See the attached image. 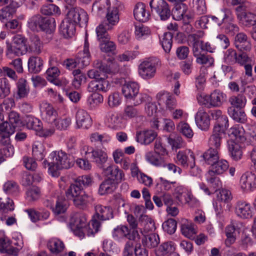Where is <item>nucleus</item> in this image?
Returning a JSON list of instances; mask_svg holds the SVG:
<instances>
[{
  "label": "nucleus",
  "instance_id": "obj_1",
  "mask_svg": "<svg viewBox=\"0 0 256 256\" xmlns=\"http://www.w3.org/2000/svg\"><path fill=\"white\" fill-rule=\"evenodd\" d=\"M224 59V62L229 64H238L243 66L246 76H252V66L254 62L246 52H240L238 53L235 50L229 48L226 51Z\"/></svg>",
  "mask_w": 256,
  "mask_h": 256
},
{
  "label": "nucleus",
  "instance_id": "obj_2",
  "mask_svg": "<svg viewBox=\"0 0 256 256\" xmlns=\"http://www.w3.org/2000/svg\"><path fill=\"white\" fill-rule=\"evenodd\" d=\"M48 158L50 160L48 172L52 176L58 177L60 170L70 168L74 164L67 154L62 150L52 152Z\"/></svg>",
  "mask_w": 256,
  "mask_h": 256
},
{
  "label": "nucleus",
  "instance_id": "obj_3",
  "mask_svg": "<svg viewBox=\"0 0 256 256\" xmlns=\"http://www.w3.org/2000/svg\"><path fill=\"white\" fill-rule=\"evenodd\" d=\"M161 64L159 58L150 57L144 60L139 66L138 73L144 80H150L154 78L156 69Z\"/></svg>",
  "mask_w": 256,
  "mask_h": 256
},
{
  "label": "nucleus",
  "instance_id": "obj_4",
  "mask_svg": "<svg viewBox=\"0 0 256 256\" xmlns=\"http://www.w3.org/2000/svg\"><path fill=\"white\" fill-rule=\"evenodd\" d=\"M228 168V162L225 160H217L211 165L210 169L208 171L206 176V180L214 186H218L220 179L216 176L223 174Z\"/></svg>",
  "mask_w": 256,
  "mask_h": 256
},
{
  "label": "nucleus",
  "instance_id": "obj_5",
  "mask_svg": "<svg viewBox=\"0 0 256 256\" xmlns=\"http://www.w3.org/2000/svg\"><path fill=\"white\" fill-rule=\"evenodd\" d=\"M234 10L240 23L246 26L256 24V15L248 10V4L238 6Z\"/></svg>",
  "mask_w": 256,
  "mask_h": 256
},
{
  "label": "nucleus",
  "instance_id": "obj_6",
  "mask_svg": "<svg viewBox=\"0 0 256 256\" xmlns=\"http://www.w3.org/2000/svg\"><path fill=\"white\" fill-rule=\"evenodd\" d=\"M150 6L152 10L155 11L161 20H168L172 14L170 6L164 0H151Z\"/></svg>",
  "mask_w": 256,
  "mask_h": 256
},
{
  "label": "nucleus",
  "instance_id": "obj_7",
  "mask_svg": "<svg viewBox=\"0 0 256 256\" xmlns=\"http://www.w3.org/2000/svg\"><path fill=\"white\" fill-rule=\"evenodd\" d=\"M203 104L208 108L220 106L226 100V95L219 90H215L203 98Z\"/></svg>",
  "mask_w": 256,
  "mask_h": 256
},
{
  "label": "nucleus",
  "instance_id": "obj_8",
  "mask_svg": "<svg viewBox=\"0 0 256 256\" xmlns=\"http://www.w3.org/2000/svg\"><path fill=\"white\" fill-rule=\"evenodd\" d=\"M65 20L74 24H78L80 26H86L88 20L86 12L80 8H72L68 14V17Z\"/></svg>",
  "mask_w": 256,
  "mask_h": 256
},
{
  "label": "nucleus",
  "instance_id": "obj_9",
  "mask_svg": "<svg viewBox=\"0 0 256 256\" xmlns=\"http://www.w3.org/2000/svg\"><path fill=\"white\" fill-rule=\"evenodd\" d=\"M226 130L227 128H218V127L213 128L212 133L208 140L210 148L220 150Z\"/></svg>",
  "mask_w": 256,
  "mask_h": 256
},
{
  "label": "nucleus",
  "instance_id": "obj_10",
  "mask_svg": "<svg viewBox=\"0 0 256 256\" xmlns=\"http://www.w3.org/2000/svg\"><path fill=\"white\" fill-rule=\"evenodd\" d=\"M158 104L163 108L171 110L176 106V100L173 96L167 92H160L156 95Z\"/></svg>",
  "mask_w": 256,
  "mask_h": 256
},
{
  "label": "nucleus",
  "instance_id": "obj_11",
  "mask_svg": "<svg viewBox=\"0 0 256 256\" xmlns=\"http://www.w3.org/2000/svg\"><path fill=\"white\" fill-rule=\"evenodd\" d=\"M86 218L83 214H76L72 220L71 226L74 234L80 238H84V228L86 226Z\"/></svg>",
  "mask_w": 256,
  "mask_h": 256
},
{
  "label": "nucleus",
  "instance_id": "obj_12",
  "mask_svg": "<svg viewBox=\"0 0 256 256\" xmlns=\"http://www.w3.org/2000/svg\"><path fill=\"white\" fill-rule=\"evenodd\" d=\"M110 88V84L105 78L91 80L88 84L87 90L90 92H106Z\"/></svg>",
  "mask_w": 256,
  "mask_h": 256
},
{
  "label": "nucleus",
  "instance_id": "obj_13",
  "mask_svg": "<svg viewBox=\"0 0 256 256\" xmlns=\"http://www.w3.org/2000/svg\"><path fill=\"white\" fill-rule=\"evenodd\" d=\"M103 172L104 175L108 176V179L112 180L116 184L124 180V173L117 166L110 165L104 168Z\"/></svg>",
  "mask_w": 256,
  "mask_h": 256
},
{
  "label": "nucleus",
  "instance_id": "obj_14",
  "mask_svg": "<svg viewBox=\"0 0 256 256\" xmlns=\"http://www.w3.org/2000/svg\"><path fill=\"white\" fill-rule=\"evenodd\" d=\"M195 121L197 126L202 130H208L210 126V118L208 114L202 108H198L195 116Z\"/></svg>",
  "mask_w": 256,
  "mask_h": 256
},
{
  "label": "nucleus",
  "instance_id": "obj_15",
  "mask_svg": "<svg viewBox=\"0 0 256 256\" xmlns=\"http://www.w3.org/2000/svg\"><path fill=\"white\" fill-rule=\"evenodd\" d=\"M240 184L244 191L253 190L256 188V176L252 172L244 173L240 178Z\"/></svg>",
  "mask_w": 256,
  "mask_h": 256
},
{
  "label": "nucleus",
  "instance_id": "obj_16",
  "mask_svg": "<svg viewBox=\"0 0 256 256\" xmlns=\"http://www.w3.org/2000/svg\"><path fill=\"white\" fill-rule=\"evenodd\" d=\"M96 66L104 74H115L120 70V65L115 59L108 58L106 64L98 62Z\"/></svg>",
  "mask_w": 256,
  "mask_h": 256
},
{
  "label": "nucleus",
  "instance_id": "obj_17",
  "mask_svg": "<svg viewBox=\"0 0 256 256\" xmlns=\"http://www.w3.org/2000/svg\"><path fill=\"white\" fill-rule=\"evenodd\" d=\"M235 213L238 217L241 218H250L252 216V208L249 203L240 201L236 204Z\"/></svg>",
  "mask_w": 256,
  "mask_h": 256
},
{
  "label": "nucleus",
  "instance_id": "obj_18",
  "mask_svg": "<svg viewBox=\"0 0 256 256\" xmlns=\"http://www.w3.org/2000/svg\"><path fill=\"white\" fill-rule=\"evenodd\" d=\"M16 128L12 125L8 121L0 124V141L3 144H7L10 142L9 137L16 130Z\"/></svg>",
  "mask_w": 256,
  "mask_h": 256
},
{
  "label": "nucleus",
  "instance_id": "obj_19",
  "mask_svg": "<svg viewBox=\"0 0 256 256\" xmlns=\"http://www.w3.org/2000/svg\"><path fill=\"white\" fill-rule=\"evenodd\" d=\"M76 123L78 128H88L92 120L89 114L84 110H78L76 114Z\"/></svg>",
  "mask_w": 256,
  "mask_h": 256
},
{
  "label": "nucleus",
  "instance_id": "obj_20",
  "mask_svg": "<svg viewBox=\"0 0 256 256\" xmlns=\"http://www.w3.org/2000/svg\"><path fill=\"white\" fill-rule=\"evenodd\" d=\"M174 194L175 198L182 204L188 203L192 197V192L182 186L176 188Z\"/></svg>",
  "mask_w": 256,
  "mask_h": 256
},
{
  "label": "nucleus",
  "instance_id": "obj_21",
  "mask_svg": "<svg viewBox=\"0 0 256 256\" xmlns=\"http://www.w3.org/2000/svg\"><path fill=\"white\" fill-rule=\"evenodd\" d=\"M135 18L142 22H147L150 17L149 12L146 9V6L142 2L137 3L134 10Z\"/></svg>",
  "mask_w": 256,
  "mask_h": 256
},
{
  "label": "nucleus",
  "instance_id": "obj_22",
  "mask_svg": "<svg viewBox=\"0 0 256 256\" xmlns=\"http://www.w3.org/2000/svg\"><path fill=\"white\" fill-rule=\"evenodd\" d=\"M91 158L92 162L102 170L104 168V164L106 163L108 159V156L106 152L104 150L96 148L92 151Z\"/></svg>",
  "mask_w": 256,
  "mask_h": 256
},
{
  "label": "nucleus",
  "instance_id": "obj_23",
  "mask_svg": "<svg viewBox=\"0 0 256 256\" xmlns=\"http://www.w3.org/2000/svg\"><path fill=\"white\" fill-rule=\"evenodd\" d=\"M234 44L236 47L242 52L250 51L252 48L247 36L243 32H240L236 36Z\"/></svg>",
  "mask_w": 256,
  "mask_h": 256
},
{
  "label": "nucleus",
  "instance_id": "obj_24",
  "mask_svg": "<svg viewBox=\"0 0 256 256\" xmlns=\"http://www.w3.org/2000/svg\"><path fill=\"white\" fill-rule=\"evenodd\" d=\"M139 226L140 232L142 234L149 232H152L156 230L155 224L153 220L148 216H141L139 219Z\"/></svg>",
  "mask_w": 256,
  "mask_h": 256
},
{
  "label": "nucleus",
  "instance_id": "obj_25",
  "mask_svg": "<svg viewBox=\"0 0 256 256\" xmlns=\"http://www.w3.org/2000/svg\"><path fill=\"white\" fill-rule=\"evenodd\" d=\"M41 111L44 113V119L48 123H52L56 121L57 112L50 104L43 102L40 105Z\"/></svg>",
  "mask_w": 256,
  "mask_h": 256
},
{
  "label": "nucleus",
  "instance_id": "obj_26",
  "mask_svg": "<svg viewBox=\"0 0 256 256\" xmlns=\"http://www.w3.org/2000/svg\"><path fill=\"white\" fill-rule=\"evenodd\" d=\"M211 116L212 119L216 120L214 128H228V120L226 115L222 114V112L219 110L212 111Z\"/></svg>",
  "mask_w": 256,
  "mask_h": 256
},
{
  "label": "nucleus",
  "instance_id": "obj_27",
  "mask_svg": "<svg viewBox=\"0 0 256 256\" xmlns=\"http://www.w3.org/2000/svg\"><path fill=\"white\" fill-rule=\"evenodd\" d=\"M112 236L116 240L120 242L124 238L131 240L130 230L124 225H120L114 228L112 232Z\"/></svg>",
  "mask_w": 256,
  "mask_h": 256
},
{
  "label": "nucleus",
  "instance_id": "obj_28",
  "mask_svg": "<svg viewBox=\"0 0 256 256\" xmlns=\"http://www.w3.org/2000/svg\"><path fill=\"white\" fill-rule=\"evenodd\" d=\"M157 134L152 130H146L139 132L136 133V139L137 142L145 144H148L156 137Z\"/></svg>",
  "mask_w": 256,
  "mask_h": 256
},
{
  "label": "nucleus",
  "instance_id": "obj_29",
  "mask_svg": "<svg viewBox=\"0 0 256 256\" xmlns=\"http://www.w3.org/2000/svg\"><path fill=\"white\" fill-rule=\"evenodd\" d=\"M138 84L134 82H128L122 86V92L127 100L132 98L134 94H137L139 91Z\"/></svg>",
  "mask_w": 256,
  "mask_h": 256
},
{
  "label": "nucleus",
  "instance_id": "obj_30",
  "mask_svg": "<svg viewBox=\"0 0 256 256\" xmlns=\"http://www.w3.org/2000/svg\"><path fill=\"white\" fill-rule=\"evenodd\" d=\"M228 148L230 154L234 160H240L242 156V147L240 143L236 142L234 140L228 141Z\"/></svg>",
  "mask_w": 256,
  "mask_h": 256
},
{
  "label": "nucleus",
  "instance_id": "obj_31",
  "mask_svg": "<svg viewBox=\"0 0 256 256\" xmlns=\"http://www.w3.org/2000/svg\"><path fill=\"white\" fill-rule=\"evenodd\" d=\"M104 122L106 125L112 129L117 130L122 127V118L118 114L116 113L112 112L108 113Z\"/></svg>",
  "mask_w": 256,
  "mask_h": 256
},
{
  "label": "nucleus",
  "instance_id": "obj_32",
  "mask_svg": "<svg viewBox=\"0 0 256 256\" xmlns=\"http://www.w3.org/2000/svg\"><path fill=\"white\" fill-rule=\"evenodd\" d=\"M244 89L236 95H233L230 97L228 101L232 106L231 108L241 109L245 106L247 100L244 94Z\"/></svg>",
  "mask_w": 256,
  "mask_h": 256
},
{
  "label": "nucleus",
  "instance_id": "obj_33",
  "mask_svg": "<svg viewBox=\"0 0 256 256\" xmlns=\"http://www.w3.org/2000/svg\"><path fill=\"white\" fill-rule=\"evenodd\" d=\"M106 18L108 22L106 23L108 28L112 29V26L116 25L119 22L120 18L118 8L115 6L110 7L107 10Z\"/></svg>",
  "mask_w": 256,
  "mask_h": 256
},
{
  "label": "nucleus",
  "instance_id": "obj_34",
  "mask_svg": "<svg viewBox=\"0 0 256 256\" xmlns=\"http://www.w3.org/2000/svg\"><path fill=\"white\" fill-rule=\"evenodd\" d=\"M10 244L11 242L8 238L6 236L0 238V252L17 256L19 252V248L12 246Z\"/></svg>",
  "mask_w": 256,
  "mask_h": 256
},
{
  "label": "nucleus",
  "instance_id": "obj_35",
  "mask_svg": "<svg viewBox=\"0 0 256 256\" xmlns=\"http://www.w3.org/2000/svg\"><path fill=\"white\" fill-rule=\"evenodd\" d=\"M228 135L230 138V140H234L238 143H242L244 142L246 138L244 136V130L242 126H235L230 128Z\"/></svg>",
  "mask_w": 256,
  "mask_h": 256
},
{
  "label": "nucleus",
  "instance_id": "obj_36",
  "mask_svg": "<svg viewBox=\"0 0 256 256\" xmlns=\"http://www.w3.org/2000/svg\"><path fill=\"white\" fill-rule=\"evenodd\" d=\"M96 216L102 220H106L113 218V212L110 206L97 205L95 207Z\"/></svg>",
  "mask_w": 256,
  "mask_h": 256
},
{
  "label": "nucleus",
  "instance_id": "obj_37",
  "mask_svg": "<svg viewBox=\"0 0 256 256\" xmlns=\"http://www.w3.org/2000/svg\"><path fill=\"white\" fill-rule=\"evenodd\" d=\"M145 159L150 164L156 167L164 166L165 160L163 156L153 151L147 152L145 154Z\"/></svg>",
  "mask_w": 256,
  "mask_h": 256
},
{
  "label": "nucleus",
  "instance_id": "obj_38",
  "mask_svg": "<svg viewBox=\"0 0 256 256\" xmlns=\"http://www.w3.org/2000/svg\"><path fill=\"white\" fill-rule=\"evenodd\" d=\"M110 0H96L92 4V12L98 16L103 14L110 8Z\"/></svg>",
  "mask_w": 256,
  "mask_h": 256
},
{
  "label": "nucleus",
  "instance_id": "obj_39",
  "mask_svg": "<svg viewBox=\"0 0 256 256\" xmlns=\"http://www.w3.org/2000/svg\"><path fill=\"white\" fill-rule=\"evenodd\" d=\"M47 247L51 253L58 254L64 250V244L60 240L52 238L48 240Z\"/></svg>",
  "mask_w": 256,
  "mask_h": 256
},
{
  "label": "nucleus",
  "instance_id": "obj_40",
  "mask_svg": "<svg viewBox=\"0 0 256 256\" xmlns=\"http://www.w3.org/2000/svg\"><path fill=\"white\" fill-rule=\"evenodd\" d=\"M75 26L74 22H70L68 20H64L60 26V32L64 38H71L74 35Z\"/></svg>",
  "mask_w": 256,
  "mask_h": 256
},
{
  "label": "nucleus",
  "instance_id": "obj_41",
  "mask_svg": "<svg viewBox=\"0 0 256 256\" xmlns=\"http://www.w3.org/2000/svg\"><path fill=\"white\" fill-rule=\"evenodd\" d=\"M52 60H50V67L46 72V78L50 82H52L56 86H59L61 84V82L57 78L60 75V71L56 66L52 64Z\"/></svg>",
  "mask_w": 256,
  "mask_h": 256
},
{
  "label": "nucleus",
  "instance_id": "obj_42",
  "mask_svg": "<svg viewBox=\"0 0 256 256\" xmlns=\"http://www.w3.org/2000/svg\"><path fill=\"white\" fill-rule=\"evenodd\" d=\"M143 236L144 238L142 240V244L148 248H155L160 242L158 235L156 234H144Z\"/></svg>",
  "mask_w": 256,
  "mask_h": 256
},
{
  "label": "nucleus",
  "instance_id": "obj_43",
  "mask_svg": "<svg viewBox=\"0 0 256 256\" xmlns=\"http://www.w3.org/2000/svg\"><path fill=\"white\" fill-rule=\"evenodd\" d=\"M43 66V60L38 56H31L28 60V69L31 73L36 74L40 72Z\"/></svg>",
  "mask_w": 256,
  "mask_h": 256
},
{
  "label": "nucleus",
  "instance_id": "obj_44",
  "mask_svg": "<svg viewBox=\"0 0 256 256\" xmlns=\"http://www.w3.org/2000/svg\"><path fill=\"white\" fill-rule=\"evenodd\" d=\"M117 185L115 182H113L112 180L107 178L100 184L98 193L100 195L110 194L116 190Z\"/></svg>",
  "mask_w": 256,
  "mask_h": 256
},
{
  "label": "nucleus",
  "instance_id": "obj_45",
  "mask_svg": "<svg viewBox=\"0 0 256 256\" xmlns=\"http://www.w3.org/2000/svg\"><path fill=\"white\" fill-rule=\"evenodd\" d=\"M82 186H80L76 181L74 184H70L66 191V196L68 200H72L80 194H83Z\"/></svg>",
  "mask_w": 256,
  "mask_h": 256
},
{
  "label": "nucleus",
  "instance_id": "obj_46",
  "mask_svg": "<svg viewBox=\"0 0 256 256\" xmlns=\"http://www.w3.org/2000/svg\"><path fill=\"white\" fill-rule=\"evenodd\" d=\"M191 152L189 151L188 154L186 151H179L176 156V162L185 168H188L191 161L190 156Z\"/></svg>",
  "mask_w": 256,
  "mask_h": 256
},
{
  "label": "nucleus",
  "instance_id": "obj_47",
  "mask_svg": "<svg viewBox=\"0 0 256 256\" xmlns=\"http://www.w3.org/2000/svg\"><path fill=\"white\" fill-rule=\"evenodd\" d=\"M26 127L30 130L40 132L42 130V122L32 115H26L25 118Z\"/></svg>",
  "mask_w": 256,
  "mask_h": 256
},
{
  "label": "nucleus",
  "instance_id": "obj_48",
  "mask_svg": "<svg viewBox=\"0 0 256 256\" xmlns=\"http://www.w3.org/2000/svg\"><path fill=\"white\" fill-rule=\"evenodd\" d=\"M230 116L236 122L240 123H244L247 120L246 114L240 108L236 109L234 108H230L228 109Z\"/></svg>",
  "mask_w": 256,
  "mask_h": 256
},
{
  "label": "nucleus",
  "instance_id": "obj_49",
  "mask_svg": "<svg viewBox=\"0 0 256 256\" xmlns=\"http://www.w3.org/2000/svg\"><path fill=\"white\" fill-rule=\"evenodd\" d=\"M220 150L210 148L206 151L203 155L202 157L205 162L209 165L214 164V162H217V160L219 159L218 151Z\"/></svg>",
  "mask_w": 256,
  "mask_h": 256
},
{
  "label": "nucleus",
  "instance_id": "obj_50",
  "mask_svg": "<svg viewBox=\"0 0 256 256\" xmlns=\"http://www.w3.org/2000/svg\"><path fill=\"white\" fill-rule=\"evenodd\" d=\"M16 98H26L30 91L26 81L24 78H20L16 83Z\"/></svg>",
  "mask_w": 256,
  "mask_h": 256
},
{
  "label": "nucleus",
  "instance_id": "obj_51",
  "mask_svg": "<svg viewBox=\"0 0 256 256\" xmlns=\"http://www.w3.org/2000/svg\"><path fill=\"white\" fill-rule=\"evenodd\" d=\"M44 16L40 15H35L30 18L28 22V26L30 29L34 32L41 30Z\"/></svg>",
  "mask_w": 256,
  "mask_h": 256
},
{
  "label": "nucleus",
  "instance_id": "obj_52",
  "mask_svg": "<svg viewBox=\"0 0 256 256\" xmlns=\"http://www.w3.org/2000/svg\"><path fill=\"white\" fill-rule=\"evenodd\" d=\"M26 53L20 48L14 46L12 43H6V55L8 58L12 59L15 56H19Z\"/></svg>",
  "mask_w": 256,
  "mask_h": 256
},
{
  "label": "nucleus",
  "instance_id": "obj_53",
  "mask_svg": "<svg viewBox=\"0 0 256 256\" xmlns=\"http://www.w3.org/2000/svg\"><path fill=\"white\" fill-rule=\"evenodd\" d=\"M100 228V222L94 216L88 226L84 228V236L86 234L88 236H94L98 232Z\"/></svg>",
  "mask_w": 256,
  "mask_h": 256
},
{
  "label": "nucleus",
  "instance_id": "obj_54",
  "mask_svg": "<svg viewBox=\"0 0 256 256\" xmlns=\"http://www.w3.org/2000/svg\"><path fill=\"white\" fill-rule=\"evenodd\" d=\"M222 24L228 21H234V17L232 10L226 8H223L216 13Z\"/></svg>",
  "mask_w": 256,
  "mask_h": 256
},
{
  "label": "nucleus",
  "instance_id": "obj_55",
  "mask_svg": "<svg viewBox=\"0 0 256 256\" xmlns=\"http://www.w3.org/2000/svg\"><path fill=\"white\" fill-rule=\"evenodd\" d=\"M32 154L36 160H42L46 154L44 144L40 142H36L32 146Z\"/></svg>",
  "mask_w": 256,
  "mask_h": 256
},
{
  "label": "nucleus",
  "instance_id": "obj_56",
  "mask_svg": "<svg viewBox=\"0 0 256 256\" xmlns=\"http://www.w3.org/2000/svg\"><path fill=\"white\" fill-rule=\"evenodd\" d=\"M175 250L174 244L172 242L162 243L156 250L157 256H164L172 252Z\"/></svg>",
  "mask_w": 256,
  "mask_h": 256
},
{
  "label": "nucleus",
  "instance_id": "obj_57",
  "mask_svg": "<svg viewBox=\"0 0 256 256\" xmlns=\"http://www.w3.org/2000/svg\"><path fill=\"white\" fill-rule=\"evenodd\" d=\"M29 47L30 50L36 54H38L42 52V43L37 35L31 36Z\"/></svg>",
  "mask_w": 256,
  "mask_h": 256
},
{
  "label": "nucleus",
  "instance_id": "obj_58",
  "mask_svg": "<svg viewBox=\"0 0 256 256\" xmlns=\"http://www.w3.org/2000/svg\"><path fill=\"white\" fill-rule=\"evenodd\" d=\"M56 22L53 18L44 16L42 31L45 32L47 34L52 33L56 29Z\"/></svg>",
  "mask_w": 256,
  "mask_h": 256
},
{
  "label": "nucleus",
  "instance_id": "obj_59",
  "mask_svg": "<svg viewBox=\"0 0 256 256\" xmlns=\"http://www.w3.org/2000/svg\"><path fill=\"white\" fill-rule=\"evenodd\" d=\"M106 23H101L96 28V31L98 41L104 42L106 39H110V36L107 30L110 29L108 28Z\"/></svg>",
  "mask_w": 256,
  "mask_h": 256
},
{
  "label": "nucleus",
  "instance_id": "obj_60",
  "mask_svg": "<svg viewBox=\"0 0 256 256\" xmlns=\"http://www.w3.org/2000/svg\"><path fill=\"white\" fill-rule=\"evenodd\" d=\"M74 80H72V85L76 89L80 88L82 82H86V78L84 73L80 69H76L72 72Z\"/></svg>",
  "mask_w": 256,
  "mask_h": 256
},
{
  "label": "nucleus",
  "instance_id": "obj_61",
  "mask_svg": "<svg viewBox=\"0 0 256 256\" xmlns=\"http://www.w3.org/2000/svg\"><path fill=\"white\" fill-rule=\"evenodd\" d=\"M172 35L169 32L164 33L160 40L162 46L166 53H169L171 50L172 44Z\"/></svg>",
  "mask_w": 256,
  "mask_h": 256
},
{
  "label": "nucleus",
  "instance_id": "obj_62",
  "mask_svg": "<svg viewBox=\"0 0 256 256\" xmlns=\"http://www.w3.org/2000/svg\"><path fill=\"white\" fill-rule=\"evenodd\" d=\"M100 50L106 53H111L116 54V45L114 42L110 41V39H106L104 42H100Z\"/></svg>",
  "mask_w": 256,
  "mask_h": 256
},
{
  "label": "nucleus",
  "instance_id": "obj_63",
  "mask_svg": "<svg viewBox=\"0 0 256 256\" xmlns=\"http://www.w3.org/2000/svg\"><path fill=\"white\" fill-rule=\"evenodd\" d=\"M14 209V204L12 200L9 198H0V211L2 212L8 213Z\"/></svg>",
  "mask_w": 256,
  "mask_h": 256
},
{
  "label": "nucleus",
  "instance_id": "obj_64",
  "mask_svg": "<svg viewBox=\"0 0 256 256\" xmlns=\"http://www.w3.org/2000/svg\"><path fill=\"white\" fill-rule=\"evenodd\" d=\"M10 92V84L8 80L6 78H0V98H4Z\"/></svg>",
  "mask_w": 256,
  "mask_h": 256
}]
</instances>
